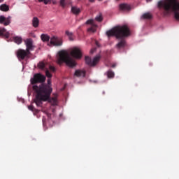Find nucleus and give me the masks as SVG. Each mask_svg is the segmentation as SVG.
<instances>
[{"label":"nucleus","mask_w":179,"mask_h":179,"mask_svg":"<svg viewBox=\"0 0 179 179\" xmlns=\"http://www.w3.org/2000/svg\"><path fill=\"white\" fill-rule=\"evenodd\" d=\"M32 89L34 92L36 93L34 103L38 107H41L43 101H47L52 103V106H57L58 104V100L57 99V95L54 97H51V93H52V87H51V80H48V85L41 84L39 85H33Z\"/></svg>","instance_id":"f257e3e1"},{"label":"nucleus","mask_w":179,"mask_h":179,"mask_svg":"<svg viewBox=\"0 0 179 179\" xmlns=\"http://www.w3.org/2000/svg\"><path fill=\"white\" fill-rule=\"evenodd\" d=\"M157 7L162 12L163 16H170L174 13V17L179 20V1L178 0L159 1Z\"/></svg>","instance_id":"f03ea898"},{"label":"nucleus","mask_w":179,"mask_h":179,"mask_svg":"<svg viewBox=\"0 0 179 179\" xmlns=\"http://www.w3.org/2000/svg\"><path fill=\"white\" fill-rule=\"evenodd\" d=\"M108 37L115 36L116 38H125L131 36V31L127 25L117 26L106 32Z\"/></svg>","instance_id":"7ed1b4c3"},{"label":"nucleus","mask_w":179,"mask_h":179,"mask_svg":"<svg viewBox=\"0 0 179 179\" xmlns=\"http://www.w3.org/2000/svg\"><path fill=\"white\" fill-rule=\"evenodd\" d=\"M64 62L70 68H73L76 66V62L71 57L69 53L65 50H61L58 52L57 63L59 65H62Z\"/></svg>","instance_id":"20e7f679"},{"label":"nucleus","mask_w":179,"mask_h":179,"mask_svg":"<svg viewBox=\"0 0 179 179\" xmlns=\"http://www.w3.org/2000/svg\"><path fill=\"white\" fill-rule=\"evenodd\" d=\"M44 82H45V76L41 73H36L31 78V85L34 86H36V83H44Z\"/></svg>","instance_id":"39448f33"},{"label":"nucleus","mask_w":179,"mask_h":179,"mask_svg":"<svg viewBox=\"0 0 179 179\" xmlns=\"http://www.w3.org/2000/svg\"><path fill=\"white\" fill-rule=\"evenodd\" d=\"M30 54V52H27L23 49H18L16 51V55L19 61H23L24 59H26V58H29Z\"/></svg>","instance_id":"423d86ee"},{"label":"nucleus","mask_w":179,"mask_h":179,"mask_svg":"<svg viewBox=\"0 0 179 179\" xmlns=\"http://www.w3.org/2000/svg\"><path fill=\"white\" fill-rule=\"evenodd\" d=\"M100 55H98L95 57H94L93 60H92V58H90L89 56H86L85 62L87 65H89L90 66H96V65H97V64L99 63V61H100Z\"/></svg>","instance_id":"0eeeda50"},{"label":"nucleus","mask_w":179,"mask_h":179,"mask_svg":"<svg viewBox=\"0 0 179 179\" xmlns=\"http://www.w3.org/2000/svg\"><path fill=\"white\" fill-rule=\"evenodd\" d=\"M70 54L73 58H76V59H80L82 58V51L78 48H73Z\"/></svg>","instance_id":"6e6552de"},{"label":"nucleus","mask_w":179,"mask_h":179,"mask_svg":"<svg viewBox=\"0 0 179 179\" xmlns=\"http://www.w3.org/2000/svg\"><path fill=\"white\" fill-rule=\"evenodd\" d=\"M50 44L55 45V47H61L63 44L62 39L56 36H52L50 38Z\"/></svg>","instance_id":"1a4fd4ad"},{"label":"nucleus","mask_w":179,"mask_h":179,"mask_svg":"<svg viewBox=\"0 0 179 179\" xmlns=\"http://www.w3.org/2000/svg\"><path fill=\"white\" fill-rule=\"evenodd\" d=\"M85 24H90L91 27L88 28V31H92V33H94L96 31V29H97V24L94 23V20L90 19L88 20L86 22Z\"/></svg>","instance_id":"9d476101"},{"label":"nucleus","mask_w":179,"mask_h":179,"mask_svg":"<svg viewBox=\"0 0 179 179\" xmlns=\"http://www.w3.org/2000/svg\"><path fill=\"white\" fill-rule=\"evenodd\" d=\"M38 66L40 69H43V71H45V76L47 78H52V74L50 73V71H48V69L45 67V63L41 62L38 64Z\"/></svg>","instance_id":"9b49d317"},{"label":"nucleus","mask_w":179,"mask_h":179,"mask_svg":"<svg viewBox=\"0 0 179 179\" xmlns=\"http://www.w3.org/2000/svg\"><path fill=\"white\" fill-rule=\"evenodd\" d=\"M0 24H4V26H9L10 24V17H5L3 15L0 16Z\"/></svg>","instance_id":"f8f14e48"},{"label":"nucleus","mask_w":179,"mask_h":179,"mask_svg":"<svg viewBox=\"0 0 179 179\" xmlns=\"http://www.w3.org/2000/svg\"><path fill=\"white\" fill-rule=\"evenodd\" d=\"M127 47V41L125 39H120L117 44L116 45V48L117 50H122Z\"/></svg>","instance_id":"ddd939ff"},{"label":"nucleus","mask_w":179,"mask_h":179,"mask_svg":"<svg viewBox=\"0 0 179 179\" xmlns=\"http://www.w3.org/2000/svg\"><path fill=\"white\" fill-rule=\"evenodd\" d=\"M26 47L27 49L25 50H27L28 52L33 51V41L27 39L26 41Z\"/></svg>","instance_id":"4468645a"},{"label":"nucleus","mask_w":179,"mask_h":179,"mask_svg":"<svg viewBox=\"0 0 179 179\" xmlns=\"http://www.w3.org/2000/svg\"><path fill=\"white\" fill-rule=\"evenodd\" d=\"M0 36L6 38H9V32L6 31L5 28H1L0 29Z\"/></svg>","instance_id":"2eb2a0df"},{"label":"nucleus","mask_w":179,"mask_h":179,"mask_svg":"<svg viewBox=\"0 0 179 179\" xmlns=\"http://www.w3.org/2000/svg\"><path fill=\"white\" fill-rule=\"evenodd\" d=\"M74 75L78 78H80V77L85 78L86 73H85V71L81 70H76Z\"/></svg>","instance_id":"dca6fc26"},{"label":"nucleus","mask_w":179,"mask_h":179,"mask_svg":"<svg viewBox=\"0 0 179 179\" xmlns=\"http://www.w3.org/2000/svg\"><path fill=\"white\" fill-rule=\"evenodd\" d=\"M121 10H131V6L127 3H122L120 5Z\"/></svg>","instance_id":"f3484780"},{"label":"nucleus","mask_w":179,"mask_h":179,"mask_svg":"<svg viewBox=\"0 0 179 179\" xmlns=\"http://www.w3.org/2000/svg\"><path fill=\"white\" fill-rule=\"evenodd\" d=\"M38 24H40V21L38 20V18L37 17H34L32 20L33 27L36 28Z\"/></svg>","instance_id":"a211bd4d"},{"label":"nucleus","mask_w":179,"mask_h":179,"mask_svg":"<svg viewBox=\"0 0 179 179\" xmlns=\"http://www.w3.org/2000/svg\"><path fill=\"white\" fill-rule=\"evenodd\" d=\"M71 12L73 15H79V13H80V8L76 6H73L71 7Z\"/></svg>","instance_id":"6ab92c4d"},{"label":"nucleus","mask_w":179,"mask_h":179,"mask_svg":"<svg viewBox=\"0 0 179 179\" xmlns=\"http://www.w3.org/2000/svg\"><path fill=\"white\" fill-rule=\"evenodd\" d=\"M13 41L16 44H22L23 42V38L20 36H15L13 38Z\"/></svg>","instance_id":"aec40b11"},{"label":"nucleus","mask_w":179,"mask_h":179,"mask_svg":"<svg viewBox=\"0 0 179 179\" xmlns=\"http://www.w3.org/2000/svg\"><path fill=\"white\" fill-rule=\"evenodd\" d=\"M0 10L2 12H8V10H9V6L6 4H1L0 6Z\"/></svg>","instance_id":"412c9836"},{"label":"nucleus","mask_w":179,"mask_h":179,"mask_svg":"<svg viewBox=\"0 0 179 179\" xmlns=\"http://www.w3.org/2000/svg\"><path fill=\"white\" fill-rule=\"evenodd\" d=\"M143 19H152V15L150 13H145L142 15Z\"/></svg>","instance_id":"4be33fe9"},{"label":"nucleus","mask_w":179,"mask_h":179,"mask_svg":"<svg viewBox=\"0 0 179 179\" xmlns=\"http://www.w3.org/2000/svg\"><path fill=\"white\" fill-rule=\"evenodd\" d=\"M66 35L68 36L70 41H73V34L69 31H66Z\"/></svg>","instance_id":"5701e85b"},{"label":"nucleus","mask_w":179,"mask_h":179,"mask_svg":"<svg viewBox=\"0 0 179 179\" xmlns=\"http://www.w3.org/2000/svg\"><path fill=\"white\" fill-rule=\"evenodd\" d=\"M41 38L42 41H50V37L47 34H43L41 36Z\"/></svg>","instance_id":"b1692460"},{"label":"nucleus","mask_w":179,"mask_h":179,"mask_svg":"<svg viewBox=\"0 0 179 179\" xmlns=\"http://www.w3.org/2000/svg\"><path fill=\"white\" fill-rule=\"evenodd\" d=\"M114 76H115V74H114V72L113 71L109 70V71H107V76L109 79H111V78H114Z\"/></svg>","instance_id":"393cba45"},{"label":"nucleus","mask_w":179,"mask_h":179,"mask_svg":"<svg viewBox=\"0 0 179 179\" xmlns=\"http://www.w3.org/2000/svg\"><path fill=\"white\" fill-rule=\"evenodd\" d=\"M95 20H96V22H103V15L101 13H99V15L95 17Z\"/></svg>","instance_id":"a878e982"},{"label":"nucleus","mask_w":179,"mask_h":179,"mask_svg":"<svg viewBox=\"0 0 179 179\" xmlns=\"http://www.w3.org/2000/svg\"><path fill=\"white\" fill-rule=\"evenodd\" d=\"M38 2H43L45 5H48V3H51V1L52 0H38Z\"/></svg>","instance_id":"bb28decb"},{"label":"nucleus","mask_w":179,"mask_h":179,"mask_svg":"<svg viewBox=\"0 0 179 179\" xmlns=\"http://www.w3.org/2000/svg\"><path fill=\"white\" fill-rule=\"evenodd\" d=\"M65 2H66V0H60V5L62 6V8H64V6L66 5Z\"/></svg>","instance_id":"cd10ccee"},{"label":"nucleus","mask_w":179,"mask_h":179,"mask_svg":"<svg viewBox=\"0 0 179 179\" xmlns=\"http://www.w3.org/2000/svg\"><path fill=\"white\" fill-rule=\"evenodd\" d=\"M49 69H50V71H51V72H55V71H56V69L53 66H51V65H49Z\"/></svg>","instance_id":"c85d7f7f"},{"label":"nucleus","mask_w":179,"mask_h":179,"mask_svg":"<svg viewBox=\"0 0 179 179\" xmlns=\"http://www.w3.org/2000/svg\"><path fill=\"white\" fill-rule=\"evenodd\" d=\"M29 110L31 111H34V107L33 106H28Z\"/></svg>","instance_id":"c756f323"},{"label":"nucleus","mask_w":179,"mask_h":179,"mask_svg":"<svg viewBox=\"0 0 179 179\" xmlns=\"http://www.w3.org/2000/svg\"><path fill=\"white\" fill-rule=\"evenodd\" d=\"M94 51H96V49H92L90 50V54H93V52H94Z\"/></svg>","instance_id":"7c9ffc66"},{"label":"nucleus","mask_w":179,"mask_h":179,"mask_svg":"<svg viewBox=\"0 0 179 179\" xmlns=\"http://www.w3.org/2000/svg\"><path fill=\"white\" fill-rule=\"evenodd\" d=\"M47 117L48 118H51V114L50 113H47Z\"/></svg>","instance_id":"2f4dec72"},{"label":"nucleus","mask_w":179,"mask_h":179,"mask_svg":"<svg viewBox=\"0 0 179 179\" xmlns=\"http://www.w3.org/2000/svg\"><path fill=\"white\" fill-rule=\"evenodd\" d=\"M89 1V2H91V3H94V0H88Z\"/></svg>","instance_id":"473e14b6"},{"label":"nucleus","mask_w":179,"mask_h":179,"mask_svg":"<svg viewBox=\"0 0 179 179\" xmlns=\"http://www.w3.org/2000/svg\"><path fill=\"white\" fill-rule=\"evenodd\" d=\"M147 2H152V0H146Z\"/></svg>","instance_id":"72a5a7b5"},{"label":"nucleus","mask_w":179,"mask_h":179,"mask_svg":"<svg viewBox=\"0 0 179 179\" xmlns=\"http://www.w3.org/2000/svg\"><path fill=\"white\" fill-rule=\"evenodd\" d=\"M3 2V0H0V3H2Z\"/></svg>","instance_id":"f704fd0d"},{"label":"nucleus","mask_w":179,"mask_h":179,"mask_svg":"<svg viewBox=\"0 0 179 179\" xmlns=\"http://www.w3.org/2000/svg\"><path fill=\"white\" fill-rule=\"evenodd\" d=\"M96 45L99 46V42H96Z\"/></svg>","instance_id":"c9c22d12"},{"label":"nucleus","mask_w":179,"mask_h":179,"mask_svg":"<svg viewBox=\"0 0 179 179\" xmlns=\"http://www.w3.org/2000/svg\"><path fill=\"white\" fill-rule=\"evenodd\" d=\"M112 66H113V68H114L115 66V65H113Z\"/></svg>","instance_id":"e433bc0d"},{"label":"nucleus","mask_w":179,"mask_h":179,"mask_svg":"<svg viewBox=\"0 0 179 179\" xmlns=\"http://www.w3.org/2000/svg\"><path fill=\"white\" fill-rule=\"evenodd\" d=\"M99 1H101V0H99Z\"/></svg>","instance_id":"4c0bfd02"}]
</instances>
